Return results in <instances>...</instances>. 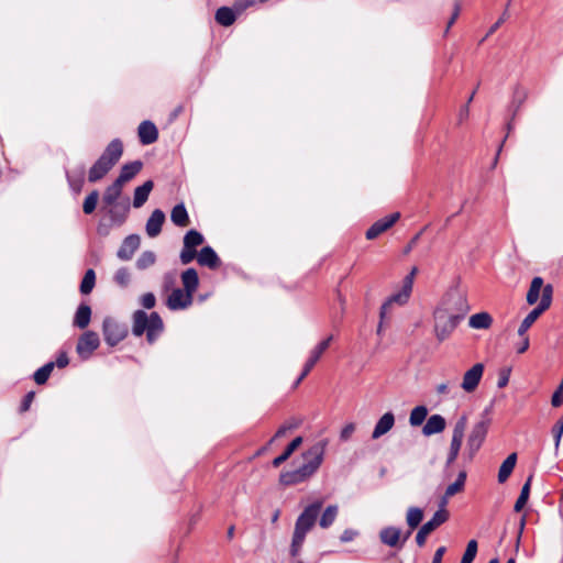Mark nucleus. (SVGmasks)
<instances>
[{
  "label": "nucleus",
  "mask_w": 563,
  "mask_h": 563,
  "mask_svg": "<svg viewBox=\"0 0 563 563\" xmlns=\"http://www.w3.org/2000/svg\"><path fill=\"white\" fill-rule=\"evenodd\" d=\"M305 463L295 471L280 474L279 481L284 485H295L308 479L321 465L323 460V445L318 443L302 454Z\"/></svg>",
  "instance_id": "obj_1"
},
{
  "label": "nucleus",
  "mask_w": 563,
  "mask_h": 563,
  "mask_svg": "<svg viewBox=\"0 0 563 563\" xmlns=\"http://www.w3.org/2000/svg\"><path fill=\"white\" fill-rule=\"evenodd\" d=\"M321 506H322V503H320V501L314 503V504L308 506L302 511V514L298 517L296 525H295V530H294V536H292V541H291V547H290V554L292 556H297L299 554L307 533L314 526V522L320 512Z\"/></svg>",
  "instance_id": "obj_2"
},
{
  "label": "nucleus",
  "mask_w": 563,
  "mask_h": 563,
  "mask_svg": "<svg viewBox=\"0 0 563 563\" xmlns=\"http://www.w3.org/2000/svg\"><path fill=\"white\" fill-rule=\"evenodd\" d=\"M417 274L418 267H411L409 274H407L401 280L400 288L383 303L380 308V318L386 316L393 305L404 306L409 301Z\"/></svg>",
  "instance_id": "obj_3"
},
{
  "label": "nucleus",
  "mask_w": 563,
  "mask_h": 563,
  "mask_svg": "<svg viewBox=\"0 0 563 563\" xmlns=\"http://www.w3.org/2000/svg\"><path fill=\"white\" fill-rule=\"evenodd\" d=\"M437 309H444L462 319L470 310L466 294L457 287L450 289Z\"/></svg>",
  "instance_id": "obj_4"
},
{
  "label": "nucleus",
  "mask_w": 563,
  "mask_h": 563,
  "mask_svg": "<svg viewBox=\"0 0 563 563\" xmlns=\"http://www.w3.org/2000/svg\"><path fill=\"white\" fill-rule=\"evenodd\" d=\"M461 319L451 314L444 309H435L434 311V334L439 341H443L456 328Z\"/></svg>",
  "instance_id": "obj_5"
},
{
  "label": "nucleus",
  "mask_w": 563,
  "mask_h": 563,
  "mask_svg": "<svg viewBox=\"0 0 563 563\" xmlns=\"http://www.w3.org/2000/svg\"><path fill=\"white\" fill-rule=\"evenodd\" d=\"M552 292L553 288L551 285H545L543 289V295L541 296V301L537 308L528 313V316L522 320L521 324L518 328V335L525 336L526 332L529 328L537 321V319L550 308L552 302Z\"/></svg>",
  "instance_id": "obj_6"
},
{
  "label": "nucleus",
  "mask_w": 563,
  "mask_h": 563,
  "mask_svg": "<svg viewBox=\"0 0 563 563\" xmlns=\"http://www.w3.org/2000/svg\"><path fill=\"white\" fill-rule=\"evenodd\" d=\"M467 428V417L465 415L461 416L454 424L452 440L450 444V452L448 456V463L451 464L454 462L460 453L462 442L464 439V433Z\"/></svg>",
  "instance_id": "obj_7"
},
{
  "label": "nucleus",
  "mask_w": 563,
  "mask_h": 563,
  "mask_svg": "<svg viewBox=\"0 0 563 563\" xmlns=\"http://www.w3.org/2000/svg\"><path fill=\"white\" fill-rule=\"evenodd\" d=\"M488 431V421H478L475 423L467 437L466 451L470 457H473L475 453L482 446Z\"/></svg>",
  "instance_id": "obj_8"
},
{
  "label": "nucleus",
  "mask_w": 563,
  "mask_h": 563,
  "mask_svg": "<svg viewBox=\"0 0 563 563\" xmlns=\"http://www.w3.org/2000/svg\"><path fill=\"white\" fill-rule=\"evenodd\" d=\"M99 344L98 334L92 331H86L78 339L76 352L81 358L87 360L98 349Z\"/></svg>",
  "instance_id": "obj_9"
},
{
  "label": "nucleus",
  "mask_w": 563,
  "mask_h": 563,
  "mask_svg": "<svg viewBox=\"0 0 563 563\" xmlns=\"http://www.w3.org/2000/svg\"><path fill=\"white\" fill-rule=\"evenodd\" d=\"M484 365L482 363L474 364L467 369L462 378L461 388L465 393H474L483 377Z\"/></svg>",
  "instance_id": "obj_10"
},
{
  "label": "nucleus",
  "mask_w": 563,
  "mask_h": 563,
  "mask_svg": "<svg viewBox=\"0 0 563 563\" xmlns=\"http://www.w3.org/2000/svg\"><path fill=\"white\" fill-rule=\"evenodd\" d=\"M102 328L106 342L112 346L123 340L126 334V330L112 318H106Z\"/></svg>",
  "instance_id": "obj_11"
},
{
  "label": "nucleus",
  "mask_w": 563,
  "mask_h": 563,
  "mask_svg": "<svg viewBox=\"0 0 563 563\" xmlns=\"http://www.w3.org/2000/svg\"><path fill=\"white\" fill-rule=\"evenodd\" d=\"M400 218L399 212H394L383 219L376 221L367 231L366 238L368 240H374L385 231H387L390 227L396 223V221Z\"/></svg>",
  "instance_id": "obj_12"
},
{
  "label": "nucleus",
  "mask_w": 563,
  "mask_h": 563,
  "mask_svg": "<svg viewBox=\"0 0 563 563\" xmlns=\"http://www.w3.org/2000/svg\"><path fill=\"white\" fill-rule=\"evenodd\" d=\"M192 303V295L184 289H174L167 298V306L172 310L186 309Z\"/></svg>",
  "instance_id": "obj_13"
},
{
  "label": "nucleus",
  "mask_w": 563,
  "mask_h": 563,
  "mask_svg": "<svg viewBox=\"0 0 563 563\" xmlns=\"http://www.w3.org/2000/svg\"><path fill=\"white\" fill-rule=\"evenodd\" d=\"M332 341V335L320 342L311 352L309 360L305 365V369L300 377L298 378L297 385L305 378V376L311 371L314 364L319 361L323 352L329 347Z\"/></svg>",
  "instance_id": "obj_14"
},
{
  "label": "nucleus",
  "mask_w": 563,
  "mask_h": 563,
  "mask_svg": "<svg viewBox=\"0 0 563 563\" xmlns=\"http://www.w3.org/2000/svg\"><path fill=\"white\" fill-rule=\"evenodd\" d=\"M379 539L382 543L388 545V547H401L404 541V538H401V531L400 529L396 527H385L379 532Z\"/></svg>",
  "instance_id": "obj_15"
},
{
  "label": "nucleus",
  "mask_w": 563,
  "mask_h": 563,
  "mask_svg": "<svg viewBox=\"0 0 563 563\" xmlns=\"http://www.w3.org/2000/svg\"><path fill=\"white\" fill-rule=\"evenodd\" d=\"M394 424H395L394 415L391 412L384 413L378 419V421L376 422V424L374 427V430L372 433V439H374V440L379 439L380 437H383L384 434L389 432L393 429Z\"/></svg>",
  "instance_id": "obj_16"
},
{
  "label": "nucleus",
  "mask_w": 563,
  "mask_h": 563,
  "mask_svg": "<svg viewBox=\"0 0 563 563\" xmlns=\"http://www.w3.org/2000/svg\"><path fill=\"white\" fill-rule=\"evenodd\" d=\"M123 153V145L121 141L113 140L104 150L102 155L100 156L103 161H106L110 166H114L118 161L121 158Z\"/></svg>",
  "instance_id": "obj_17"
},
{
  "label": "nucleus",
  "mask_w": 563,
  "mask_h": 563,
  "mask_svg": "<svg viewBox=\"0 0 563 563\" xmlns=\"http://www.w3.org/2000/svg\"><path fill=\"white\" fill-rule=\"evenodd\" d=\"M165 221V214L162 210L156 209L152 212L146 222V233L150 238H155L161 233L162 225Z\"/></svg>",
  "instance_id": "obj_18"
},
{
  "label": "nucleus",
  "mask_w": 563,
  "mask_h": 563,
  "mask_svg": "<svg viewBox=\"0 0 563 563\" xmlns=\"http://www.w3.org/2000/svg\"><path fill=\"white\" fill-rule=\"evenodd\" d=\"M137 134L140 141L145 145L154 143L158 137L157 129L151 121H143L139 125Z\"/></svg>",
  "instance_id": "obj_19"
},
{
  "label": "nucleus",
  "mask_w": 563,
  "mask_h": 563,
  "mask_svg": "<svg viewBox=\"0 0 563 563\" xmlns=\"http://www.w3.org/2000/svg\"><path fill=\"white\" fill-rule=\"evenodd\" d=\"M141 239L139 235H130L124 241L118 252V256L123 260H129L133 253L139 249Z\"/></svg>",
  "instance_id": "obj_20"
},
{
  "label": "nucleus",
  "mask_w": 563,
  "mask_h": 563,
  "mask_svg": "<svg viewBox=\"0 0 563 563\" xmlns=\"http://www.w3.org/2000/svg\"><path fill=\"white\" fill-rule=\"evenodd\" d=\"M445 419L440 415H432L423 426L422 432L424 435H432L440 433L445 429Z\"/></svg>",
  "instance_id": "obj_21"
},
{
  "label": "nucleus",
  "mask_w": 563,
  "mask_h": 563,
  "mask_svg": "<svg viewBox=\"0 0 563 563\" xmlns=\"http://www.w3.org/2000/svg\"><path fill=\"white\" fill-rule=\"evenodd\" d=\"M493 324V317L488 312H478L470 317L468 325L476 330L489 329Z\"/></svg>",
  "instance_id": "obj_22"
},
{
  "label": "nucleus",
  "mask_w": 563,
  "mask_h": 563,
  "mask_svg": "<svg viewBox=\"0 0 563 563\" xmlns=\"http://www.w3.org/2000/svg\"><path fill=\"white\" fill-rule=\"evenodd\" d=\"M184 290L194 296L199 285L198 274L194 268H188L181 274Z\"/></svg>",
  "instance_id": "obj_23"
},
{
  "label": "nucleus",
  "mask_w": 563,
  "mask_h": 563,
  "mask_svg": "<svg viewBox=\"0 0 563 563\" xmlns=\"http://www.w3.org/2000/svg\"><path fill=\"white\" fill-rule=\"evenodd\" d=\"M112 168L106 161L101 157L92 165L89 170L88 179L90 183H96L101 179Z\"/></svg>",
  "instance_id": "obj_24"
},
{
  "label": "nucleus",
  "mask_w": 563,
  "mask_h": 563,
  "mask_svg": "<svg viewBox=\"0 0 563 563\" xmlns=\"http://www.w3.org/2000/svg\"><path fill=\"white\" fill-rule=\"evenodd\" d=\"M422 518H423V512L420 508H418V507H409L408 508V510L406 512V521L410 528V531H408L404 536V541H406L409 538L411 531L418 527V525L421 522Z\"/></svg>",
  "instance_id": "obj_25"
},
{
  "label": "nucleus",
  "mask_w": 563,
  "mask_h": 563,
  "mask_svg": "<svg viewBox=\"0 0 563 563\" xmlns=\"http://www.w3.org/2000/svg\"><path fill=\"white\" fill-rule=\"evenodd\" d=\"M152 189H153L152 180H147L142 186L135 188L134 199H133L134 208H140L146 202Z\"/></svg>",
  "instance_id": "obj_26"
},
{
  "label": "nucleus",
  "mask_w": 563,
  "mask_h": 563,
  "mask_svg": "<svg viewBox=\"0 0 563 563\" xmlns=\"http://www.w3.org/2000/svg\"><path fill=\"white\" fill-rule=\"evenodd\" d=\"M517 463V454L511 453L508 455V457L501 463L499 471H498V482L505 483L510 474L512 473L515 466Z\"/></svg>",
  "instance_id": "obj_27"
},
{
  "label": "nucleus",
  "mask_w": 563,
  "mask_h": 563,
  "mask_svg": "<svg viewBox=\"0 0 563 563\" xmlns=\"http://www.w3.org/2000/svg\"><path fill=\"white\" fill-rule=\"evenodd\" d=\"M142 168V163L139 161L132 162L130 164H125L121 168V173L119 177L117 178L119 183L125 184L130 179H132Z\"/></svg>",
  "instance_id": "obj_28"
},
{
  "label": "nucleus",
  "mask_w": 563,
  "mask_h": 563,
  "mask_svg": "<svg viewBox=\"0 0 563 563\" xmlns=\"http://www.w3.org/2000/svg\"><path fill=\"white\" fill-rule=\"evenodd\" d=\"M449 519V511L439 509L434 512L432 518L427 521L424 525H422V528L431 533L434 531L438 527H440L442 523H444Z\"/></svg>",
  "instance_id": "obj_29"
},
{
  "label": "nucleus",
  "mask_w": 563,
  "mask_h": 563,
  "mask_svg": "<svg viewBox=\"0 0 563 563\" xmlns=\"http://www.w3.org/2000/svg\"><path fill=\"white\" fill-rule=\"evenodd\" d=\"M170 219L174 224L181 228L187 227L189 224V217L183 203H179L173 208Z\"/></svg>",
  "instance_id": "obj_30"
},
{
  "label": "nucleus",
  "mask_w": 563,
  "mask_h": 563,
  "mask_svg": "<svg viewBox=\"0 0 563 563\" xmlns=\"http://www.w3.org/2000/svg\"><path fill=\"white\" fill-rule=\"evenodd\" d=\"M91 318V309L87 305H81L76 311L74 318V324L79 329H85L88 327Z\"/></svg>",
  "instance_id": "obj_31"
},
{
  "label": "nucleus",
  "mask_w": 563,
  "mask_h": 563,
  "mask_svg": "<svg viewBox=\"0 0 563 563\" xmlns=\"http://www.w3.org/2000/svg\"><path fill=\"white\" fill-rule=\"evenodd\" d=\"M197 258L200 265H205L211 268L216 267L219 261L216 252L209 246L203 247L197 255Z\"/></svg>",
  "instance_id": "obj_32"
},
{
  "label": "nucleus",
  "mask_w": 563,
  "mask_h": 563,
  "mask_svg": "<svg viewBox=\"0 0 563 563\" xmlns=\"http://www.w3.org/2000/svg\"><path fill=\"white\" fill-rule=\"evenodd\" d=\"M544 287L543 279L541 277H534L527 294V302L534 305L540 297V292H543Z\"/></svg>",
  "instance_id": "obj_33"
},
{
  "label": "nucleus",
  "mask_w": 563,
  "mask_h": 563,
  "mask_svg": "<svg viewBox=\"0 0 563 563\" xmlns=\"http://www.w3.org/2000/svg\"><path fill=\"white\" fill-rule=\"evenodd\" d=\"M122 187L123 184L119 183V180L115 179V181L106 189L102 198L103 202L108 206L114 205V202L121 195Z\"/></svg>",
  "instance_id": "obj_34"
},
{
  "label": "nucleus",
  "mask_w": 563,
  "mask_h": 563,
  "mask_svg": "<svg viewBox=\"0 0 563 563\" xmlns=\"http://www.w3.org/2000/svg\"><path fill=\"white\" fill-rule=\"evenodd\" d=\"M163 322L159 318V316L156 312H153L148 316V322H147V339L150 342H152L156 334L162 330Z\"/></svg>",
  "instance_id": "obj_35"
},
{
  "label": "nucleus",
  "mask_w": 563,
  "mask_h": 563,
  "mask_svg": "<svg viewBox=\"0 0 563 563\" xmlns=\"http://www.w3.org/2000/svg\"><path fill=\"white\" fill-rule=\"evenodd\" d=\"M133 333L142 335L147 329L148 316L143 311H136L133 318Z\"/></svg>",
  "instance_id": "obj_36"
},
{
  "label": "nucleus",
  "mask_w": 563,
  "mask_h": 563,
  "mask_svg": "<svg viewBox=\"0 0 563 563\" xmlns=\"http://www.w3.org/2000/svg\"><path fill=\"white\" fill-rule=\"evenodd\" d=\"M235 13L232 9L222 7L218 9L216 13V20L218 23L224 26L231 25L235 21Z\"/></svg>",
  "instance_id": "obj_37"
},
{
  "label": "nucleus",
  "mask_w": 563,
  "mask_h": 563,
  "mask_svg": "<svg viewBox=\"0 0 563 563\" xmlns=\"http://www.w3.org/2000/svg\"><path fill=\"white\" fill-rule=\"evenodd\" d=\"M339 514V507L336 505H331L325 508L320 519V527L325 529L329 528L336 519Z\"/></svg>",
  "instance_id": "obj_38"
},
{
  "label": "nucleus",
  "mask_w": 563,
  "mask_h": 563,
  "mask_svg": "<svg viewBox=\"0 0 563 563\" xmlns=\"http://www.w3.org/2000/svg\"><path fill=\"white\" fill-rule=\"evenodd\" d=\"M531 479H532V476H529L527 482L525 483V485L521 488V493H520V495L515 504V507H514L515 511H517V512L522 510V508L526 506V504L529 499Z\"/></svg>",
  "instance_id": "obj_39"
},
{
  "label": "nucleus",
  "mask_w": 563,
  "mask_h": 563,
  "mask_svg": "<svg viewBox=\"0 0 563 563\" xmlns=\"http://www.w3.org/2000/svg\"><path fill=\"white\" fill-rule=\"evenodd\" d=\"M156 262V255L152 251L143 252L136 261V267L139 269H146L153 266Z\"/></svg>",
  "instance_id": "obj_40"
},
{
  "label": "nucleus",
  "mask_w": 563,
  "mask_h": 563,
  "mask_svg": "<svg viewBox=\"0 0 563 563\" xmlns=\"http://www.w3.org/2000/svg\"><path fill=\"white\" fill-rule=\"evenodd\" d=\"M466 474L465 472H461L457 476V479L448 486L445 493L446 497H452L459 493H461L464 488Z\"/></svg>",
  "instance_id": "obj_41"
},
{
  "label": "nucleus",
  "mask_w": 563,
  "mask_h": 563,
  "mask_svg": "<svg viewBox=\"0 0 563 563\" xmlns=\"http://www.w3.org/2000/svg\"><path fill=\"white\" fill-rule=\"evenodd\" d=\"M202 235L195 230H190L189 232H187L184 238V245L194 250L196 246L202 244Z\"/></svg>",
  "instance_id": "obj_42"
},
{
  "label": "nucleus",
  "mask_w": 563,
  "mask_h": 563,
  "mask_svg": "<svg viewBox=\"0 0 563 563\" xmlns=\"http://www.w3.org/2000/svg\"><path fill=\"white\" fill-rule=\"evenodd\" d=\"M428 415V411L426 409V407L423 406H419V407H416L411 410L410 412V417H409V422L411 426H420L423 420L426 419Z\"/></svg>",
  "instance_id": "obj_43"
},
{
  "label": "nucleus",
  "mask_w": 563,
  "mask_h": 563,
  "mask_svg": "<svg viewBox=\"0 0 563 563\" xmlns=\"http://www.w3.org/2000/svg\"><path fill=\"white\" fill-rule=\"evenodd\" d=\"M96 282V274L92 269H88L82 278L81 285H80V291L85 295L89 294Z\"/></svg>",
  "instance_id": "obj_44"
},
{
  "label": "nucleus",
  "mask_w": 563,
  "mask_h": 563,
  "mask_svg": "<svg viewBox=\"0 0 563 563\" xmlns=\"http://www.w3.org/2000/svg\"><path fill=\"white\" fill-rule=\"evenodd\" d=\"M54 368V363H47L46 365H44L43 367H41L40 369H37L34 374V380L42 385L44 384L47 378L49 377L52 371Z\"/></svg>",
  "instance_id": "obj_45"
},
{
  "label": "nucleus",
  "mask_w": 563,
  "mask_h": 563,
  "mask_svg": "<svg viewBox=\"0 0 563 563\" xmlns=\"http://www.w3.org/2000/svg\"><path fill=\"white\" fill-rule=\"evenodd\" d=\"M477 553V542L475 540L468 541L466 550L462 556L461 563H472Z\"/></svg>",
  "instance_id": "obj_46"
},
{
  "label": "nucleus",
  "mask_w": 563,
  "mask_h": 563,
  "mask_svg": "<svg viewBox=\"0 0 563 563\" xmlns=\"http://www.w3.org/2000/svg\"><path fill=\"white\" fill-rule=\"evenodd\" d=\"M299 426H300L299 420H290V421L284 423L283 426L279 427V429L275 433V437L273 438V440L285 437L288 432L297 429Z\"/></svg>",
  "instance_id": "obj_47"
},
{
  "label": "nucleus",
  "mask_w": 563,
  "mask_h": 563,
  "mask_svg": "<svg viewBox=\"0 0 563 563\" xmlns=\"http://www.w3.org/2000/svg\"><path fill=\"white\" fill-rule=\"evenodd\" d=\"M98 199H99L98 191H96V190L92 191L84 201V206H82L84 212L87 214L91 213L96 209Z\"/></svg>",
  "instance_id": "obj_48"
},
{
  "label": "nucleus",
  "mask_w": 563,
  "mask_h": 563,
  "mask_svg": "<svg viewBox=\"0 0 563 563\" xmlns=\"http://www.w3.org/2000/svg\"><path fill=\"white\" fill-rule=\"evenodd\" d=\"M358 534H360L358 530L353 529V528H347L341 533L340 541L343 543L351 542V541L355 540L358 537Z\"/></svg>",
  "instance_id": "obj_49"
},
{
  "label": "nucleus",
  "mask_w": 563,
  "mask_h": 563,
  "mask_svg": "<svg viewBox=\"0 0 563 563\" xmlns=\"http://www.w3.org/2000/svg\"><path fill=\"white\" fill-rule=\"evenodd\" d=\"M115 282L121 286H126L130 282V273L125 268L119 269L114 275Z\"/></svg>",
  "instance_id": "obj_50"
},
{
  "label": "nucleus",
  "mask_w": 563,
  "mask_h": 563,
  "mask_svg": "<svg viewBox=\"0 0 563 563\" xmlns=\"http://www.w3.org/2000/svg\"><path fill=\"white\" fill-rule=\"evenodd\" d=\"M196 255L197 254L194 249H190V247H187L184 245V249L180 253V261L183 264H188L195 258Z\"/></svg>",
  "instance_id": "obj_51"
},
{
  "label": "nucleus",
  "mask_w": 563,
  "mask_h": 563,
  "mask_svg": "<svg viewBox=\"0 0 563 563\" xmlns=\"http://www.w3.org/2000/svg\"><path fill=\"white\" fill-rule=\"evenodd\" d=\"M302 438L301 437H296L289 444L288 446L286 448V450L284 451V453H286L289 457L291 456V454L302 444Z\"/></svg>",
  "instance_id": "obj_52"
},
{
  "label": "nucleus",
  "mask_w": 563,
  "mask_h": 563,
  "mask_svg": "<svg viewBox=\"0 0 563 563\" xmlns=\"http://www.w3.org/2000/svg\"><path fill=\"white\" fill-rule=\"evenodd\" d=\"M510 372H511L510 368H504L500 371L498 382H497V386L499 388H504L505 386H507V384L509 382V377H510Z\"/></svg>",
  "instance_id": "obj_53"
},
{
  "label": "nucleus",
  "mask_w": 563,
  "mask_h": 563,
  "mask_svg": "<svg viewBox=\"0 0 563 563\" xmlns=\"http://www.w3.org/2000/svg\"><path fill=\"white\" fill-rule=\"evenodd\" d=\"M156 299L152 292H146L141 297V303L146 309H151L155 306Z\"/></svg>",
  "instance_id": "obj_54"
},
{
  "label": "nucleus",
  "mask_w": 563,
  "mask_h": 563,
  "mask_svg": "<svg viewBox=\"0 0 563 563\" xmlns=\"http://www.w3.org/2000/svg\"><path fill=\"white\" fill-rule=\"evenodd\" d=\"M354 431H355V424L350 422L342 428L340 438L342 440L346 441L347 439L351 438V435L354 433Z\"/></svg>",
  "instance_id": "obj_55"
},
{
  "label": "nucleus",
  "mask_w": 563,
  "mask_h": 563,
  "mask_svg": "<svg viewBox=\"0 0 563 563\" xmlns=\"http://www.w3.org/2000/svg\"><path fill=\"white\" fill-rule=\"evenodd\" d=\"M254 3L255 0H236L234 3V10L236 13H241Z\"/></svg>",
  "instance_id": "obj_56"
},
{
  "label": "nucleus",
  "mask_w": 563,
  "mask_h": 563,
  "mask_svg": "<svg viewBox=\"0 0 563 563\" xmlns=\"http://www.w3.org/2000/svg\"><path fill=\"white\" fill-rule=\"evenodd\" d=\"M552 433H553V437H554L555 448H559L561 439H562V435H563V428L560 427L558 423H555L553 426V428H552Z\"/></svg>",
  "instance_id": "obj_57"
},
{
  "label": "nucleus",
  "mask_w": 563,
  "mask_h": 563,
  "mask_svg": "<svg viewBox=\"0 0 563 563\" xmlns=\"http://www.w3.org/2000/svg\"><path fill=\"white\" fill-rule=\"evenodd\" d=\"M450 389H451V385L449 382H442L435 386L437 394L441 395V396L448 395L450 393Z\"/></svg>",
  "instance_id": "obj_58"
},
{
  "label": "nucleus",
  "mask_w": 563,
  "mask_h": 563,
  "mask_svg": "<svg viewBox=\"0 0 563 563\" xmlns=\"http://www.w3.org/2000/svg\"><path fill=\"white\" fill-rule=\"evenodd\" d=\"M430 533L428 531H426L422 527L419 529V531L417 532V536H416V542L419 547H423L424 543H426V540H427V537L429 536Z\"/></svg>",
  "instance_id": "obj_59"
},
{
  "label": "nucleus",
  "mask_w": 563,
  "mask_h": 563,
  "mask_svg": "<svg viewBox=\"0 0 563 563\" xmlns=\"http://www.w3.org/2000/svg\"><path fill=\"white\" fill-rule=\"evenodd\" d=\"M460 11H461V7L459 3H455L454 5V12H453V15H451V19L450 21L448 22V27H446V31L452 26V24L455 22V20L457 19L459 14H460Z\"/></svg>",
  "instance_id": "obj_60"
},
{
  "label": "nucleus",
  "mask_w": 563,
  "mask_h": 563,
  "mask_svg": "<svg viewBox=\"0 0 563 563\" xmlns=\"http://www.w3.org/2000/svg\"><path fill=\"white\" fill-rule=\"evenodd\" d=\"M68 356L66 353H60L56 360V365L58 367H65L68 364Z\"/></svg>",
  "instance_id": "obj_61"
},
{
  "label": "nucleus",
  "mask_w": 563,
  "mask_h": 563,
  "mask_svg": "<svg viewBox=\"0 0 563 563\" xmlns=\"http://www.w3.org/2000/svg\"><path fill=\"white\" fill-rule=\"evenodd\" d=\"M444 552H445V548L444 547L439 548L435 551L434 556H433V561H431V563H441Z\"/></svg>",
  "instance_id": "obj_62"
},
{
  "label": "nucleus",
  "mask_w": 563,
  "mask_h": 563,
  "mask_svg": "<svg viewBox=\"0 0 563 563\" xmlns=\"http://www.w3.org/2000/svg\"><path fill=\"white\" fill-rule=\"evenodd\" d=\"M523 338V341L522 343L520 344L519 349H518V353H525L528 347H529V339L527 335L522 336Z\"/></svg>",
  "instance_id": "obj_63"
},
{
  "label": "nucleus",
  "mask_w": 563,
  "mask_h": 563,
  "mask_svg": "<svg viewBox=\"0 0 563 563\" xmlns=\"http://www.w3.org/2000/svg\"><path fill=\"white\" fill-rule=\"evenodd\" d=\"M451 497H446V493H444V495L442 496L441 500H440V508L439 509H443V510H446V505L449 503V499Z\"/></svg>",
  "instance_id": "obj_64"
}]
</instances>
